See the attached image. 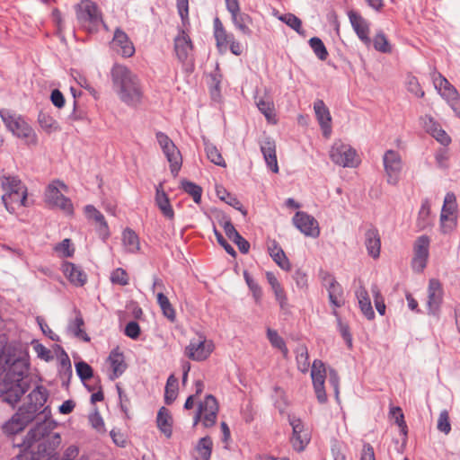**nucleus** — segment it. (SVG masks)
Wrapping results in <instances>:
<instances>
[{"instance_id":"nucleus-1","label":"nucleus","mask_w":460,"mask_h":460,"mask_svg":"<svg viewBox=\"0 0 460 460\" xmlns=\"http://www.w3.org/2000/svg\"><path fill=\"white\" fill-rule=\"evenodd\" d=\"M0 368L5 373L0 379V397L13 405L27 390L23 381L29 369L27 355L16 349H4L0 353Z\"/></svg>"},{"instance_id":"nucleus-2","label":"nucleus","mask_w":460,"mask_h":460,"mask_svg":"<svg viewBox=\"0 0 460 460\" xmlns=\"http://www.w3.org/2000/svg\"><path fill=\"white\" fill-rule=\"evenodd\" d=\"M55 423L44 420L31 429L23 442L25 451H30L33 460H40L41 456H51L61 443L58 433H52Z\"/></svg>"},{"instance_id":"nucleus-3","label":"nucleus","mask_w":460,"mask_h":460,"mask_svg":"<svg viewBox=\"0 0 460 460\" xmlns=\"http://www.w3.org/2000/svg\"><path fill=\"white\" fill-rule=\"evenodd\" d=\"M113 88L119 100L130 107H137L143 99V87L139 78L127 66L114 65L111 72Z\"/></svg>"},{"instance_id":"nucleus-4","label":"nucleus","mask_w":460,"mask_h":460,"mask_svg":"<svg viewBox=\"0 0 460 460\" xmlns=\"http://www.w3.org/2000/svg\"><path fill=\"white\" fill-rule=\"evenodd\" d=\"M48 398L47 390L42 386H37L27 396L26 402L19 408L18 411L7 421L3 429L7 434H16L22 431L38 412H45L42 410Z\"/></svg>"},{"instance_id":"nucleus-5","label":"nucleus","mask_w":460,"mask_h":460,"mask_svg":"<svg viewBox=\"0 0 460 460\" xmlns=\"http://www.w3.org/2000/svg\"><path fill=\"white\" fill-rule=\"evenodd\" d=\"M75 11L78 23L89 32L97 31L101 24L105 26L98 6L93 1L82 0Z\"/></svg>"},{"instance_id":"nucleus-6","label":"nucleus","mask_w":460,"mask_h":460,"mask_svg":"<svg viewBox=\"0 0 460 460\" xmlns=\"http://www.w3.org/2000/svg\"><path fill=\"white\" fill-rule=\"evenodd\" d=\"M62 190L66 192L67 186L57 180L49 184L45 191V201L52 206L60 208L66 214H72L74 208L71 200L65 197Z\"/></svg>"},{"instance_id":"nucleus-7","label":"nucleus","mask_w":460,"mask_h":460,"mask_svg":"<svg viewBox=\"0 0 460 460\" xmlns=\"http://www.w3.org/2000/svg\"><path fill=\"white\" fill-rule=\"evenodd\" d=\"M156 140L170 164L172 174L174 177L177 176L182 164V157L180 150L172 139L163 132L156 133Z\"/></svg>"},{"instance_id":"nucleus-8","label":"nucleus","mask_w":460,"mask_h":460,"mask_svg":"<svg viewBox=\"0 0 460 460\" xmlns=\"http://www.w3.org/2000/svg\"><path fill=\"white\" fill-rule=\"evenodd\" d=\"M332 161L342 167H356L358 165L357 153L349 145L336 141L330 151Z\"/></svg>"},{"instance_id":"nucleus-9","label":"nucleus","mask_w":460,"mask_h":460,"mask_svg":"<svg viewBox=\"0 0 460 460\" xmlns=\"http://www.w3.org/2000/svg\"><path fill=\"white\" fill-rule=\"evenodd\" d=\"M0 117L6 128L16 137L21 138H29L33 130L29 124L20 116L13 113L9 110H0Z\"/></svg>"},{"instance_id":"nucleus-10","label":"nucleus","mask_w":460,"mask_h":460,"mask_svg":"<svg viewBox=\"0 0 460 460\" xmlns=\"http://www.w3.org/2000/svg\"><path fill=\"white\" fill-rule=\"evenodd\" d=\"M384 168L387 182L396 185L400 180L402 162L400 155L394 150H387L383 156Z\"/></svg>"},{"instance_id":"nucleus-11","label":"nucleus","mask_w":460,"mask_h":460,"mask_svg":"<svg viewBox=\"0 0 460 460\" xmlns=\"http://www.w3.org/2000/svg\"><path fill=\"white\" fill-rule=\"evenodd\" d=\"M456 196L450 192L447 193L440 214V227L443 233H449L456 226Z\"/></svg>"},{"instance_id":"nucleus-12","label":"nucleus","mask_w":460,"mask_h":460,"mask_svg":"<svg viewBox=\"0 0 460 460\" xmlns=\"http://www.w3.org/2000/svg\"><path fill=\"white\" fill-rule=\"evenodd\" d=\"M214 349V344L211 341L204 337L198 340L192 339L185 349V355L195 361L207 359Z\"/></svg>"},{"instance_id":"nucleus-13","label":"nucleus","mask_w":460,"mask_h":460,"mask_svg":"<svg viewBox=\"0 0 460 460\" xmlns=\"http://www.w3.org/2000/svg\"><path fill=\"white\" fill-rule=\"evenodd\" d=\"M311 377L317 400L319 402L324 403L327 401L324 389L326 368L323 361L318 359L314 360L311 369Z\"/></svg>"},{"instance_id":"nucleus-14","label":"nucleus","mask_w":460,"mask_h":460,"mask_svg":"<svg viewBox=\"0 0 460 460\" xmlns=\"http://www.w3.org/2000/svg\"><path fill=\"white\" fill-rule=\"evenodd\" d=\"M430 240L427 235L419 236L413 245L414 256L411 261L413 270L421 272L428 261Z\"/></svg>"},{"instance_id":"nucleus-15","label":"nucleus","mask_w":460,"mask_h":460,"mask_svg":"<svg viewBox=\"0 0 460 460\" xmlns=\"http://www.w3.org/2000/svg\"><path fill=\"white\" fill-rule=\"evenodd\" d=\"M192 42L189 35L184 31H180L174 39V51L178 60L183 66H188L191 61Z\"/></svg>"},{"instance_id":"nucleus-16","label":"nucleus","mask_w":460,"mask_h":460,"mask_svg":"<svg viewBox=\"0 0 460 460\" xmlns=\"http://www.w3.org/2000/svg\"><path fill=\"white\" fill-rule=\"evenodd\" d=\"M199 413H202V424L205 428H210L217 422L218 403L213 395H207L199 404Z\"/></svg>"},{"instance_id":"nucleus-17","label":"nucleus","mask_w":460,"mask_h":460,"mask_svg":"<svg viewBox=\"0 0 460 460\" xmlns=\"http://www.w3.org/2000/svg\"><path fill=\"white\" fill-rule=\"evenodd\" d=\"M295 226L304 234L317 237L320 234L318 222L305 212H296L293 217Z\"/></svg>"},{"instance_id":"nucleus-18","label":"nucleus","mask_w":460,"mask_h":460,"mask_svg":"<svg viewBox=\"0 0 460 460\" xmlns=\"http://www.w3.org/2000/svg\"><path fill=\"white\" fill-rule=\"evenodd\" d=\"M443 301V288L441 283L431 279L428 287V310L429 314H437Z\"/></svg>"},{"instance_id":"nucleus-19","label":"nucleus","mask_w":460,"mask_h":460,"mask_svg":"<svg viewBox=\"0 0 460 460\" xmlns=\"http://www.w3.org/2000/svg\"><path fill=\"white\" fill-rule=\"evenodd\" d=\"M289 424L293 429V434L291 437L293 448L297 452H301L309 443V435L306 431L304 430V426L300 419L296 417H289Z\"/></svg>"},{"instance_id":"nucleus-20","label":"nucleus","mask_w":460,"mask_h":460,"mask_svg":"<svg viewBox=\"0 0 460 460\" xmlns=\"http://www.w3.org/2000/svg\"><path fill=\"white\" fill-rule=\"evenodd\" d=\"M111 48L124 58H129L135 53V47L125 31L116 29L111 41Z\"/></svg>"},{"instance_id":"nucleus-21","label":"nucleus","mask_w":460,"mask_h":460,"mask_svg":"<svg viewBox=\"0 0 460 460\" xmlns=\"http://www.w3.org/2000/svg\"><path fill=\"white\" fill-rule=\"evenodd\" d=\"M259 143L268 168L277 173L279 172V165L276 155V143L274 139L265 136Z\"/></svg>"},{"instance_id":"nucleus-22","label":"nucleus","mask_w":460,"mask_h":460,"mask_svg":"<svg viewBox=\"0 0 460 460\" xmlns=\"http://www.w3.org/2000/svg\"><path fill=\"white\" fill-rule=\"evenodd\" d=\"M314 110L323 135L325 137H329L332 133V116L329 109L323 100H316L314 102Z\"/></svg>"},{"instance_id":"nucleus-23","label":"nucleus","mask_w":460,"mask_h":460,"mask_svg":"<svg viewBox=\"0 0 460 460\" xmlns=\"http://www.w3.org/2000/svg\"><path fill=\"white\" fill-rule=\"evenodd\" d=\"M420 119L425 130L440 144L447 146L451 142L450 137L431 116L425 115Z\"/></svg>"},{"instance_id":"nucleus-24","label":"nucleus","mask_w":460,"mask_h":460,"mask_svg":"<svg viewBox=\"0 0 460 460\" xmlns=\"http://www.w3.org/2000/svg\"><path fill=\"white\" fill-rule=\"evenodd\" d=\"M85 217L95 222L99 236L105 241L110 236V230L104 216L93 205L84 207Z\"/></svg>"},{"instance_id":"nucleus-25","label":"nucleus","mask_w":460,"mask_h":460,"mask_svg":"<svg viewBox=\"0 0 460 460\" xmlns=\"http://www.w3.org/2000/svg\"><path fill=\"white\" fill-rule=\"evenodd\" d=\"M348 16L353 30L360 40L366 44L370 43L368 22L354 11H349Z\"/></svg>"},{"instance_id":"nucleus-26","label":"nucleus","mask_w":460,"mask_h":460,"mask_svg":"<svg viewBox=\"0 0 460 460\" xmlns=\"http://www.w3.org/2000/svg\"><path fill=\"white\" fill-rule=\"evenodd\" d=\"M107 362L111 368L110 375L111 380L119 378L126 370L127 364L124 359V355L118 349H112L107 358Z\"/></svg>"},{"instance_id":"nucleus-27","label":"nucleus","mask_w":460,"mask_h":460,"mask_svg":"<svg viewBox=\"0 0 460 460\" xmlns=\"http://www.w3.org/2000/svg\"><path fill=\"white\" fill-rule=\"evenodd\" d=\"M3 203L10 213H14L16 207H25L27 201V188L22 190H15L13 193H4Z\"/></svg>"},{"instance_id":"nucleus-28","label":"nucleus","mask_w":460,"mask_h":460,"mask_svg":"<svg viewBox=\"0 0 460 460\" xmlns=\"http://www.w3.org/2000/svg\"><path fill=\"white\" fill-rule=\"evenodd\" d=\"M365 245L368 254L373 258L379 257L381 240L376 228L370 226L365 233Z\"/></svg>"},{"instance_id":"nucleus-29","label":"nucleus","mask_w":460,"mask_h":460,"mask_svg":"<svg viewBox=\"0 0 460 460\" xmlns=\"http://www.w3.org/2000/svg\"><path fill=\"white\" fill-rule=\"evenodd\" d=\"M62 270L69 281L77 287L84 286L87 280L86 274L72 262H65Z\"/></svg>"},{"instance_id":"nucleus-30","label":"nucleus","mask_w":460,"mask_h":460,"mask_svg":"<svg viewBox=\"0 0 460 460\" xmlns=\"http://www.w3.org/2000/svg\"><path fill=\"white\" fill-rule=\"evenodd\" d=\"M155 204L166 218L173 219L174 212L167 194L163 190L162 183L155 188Z\"/></svg>"},{"instance_id":"nucleus-31","label":"nucleus","mask_w":460,"mask_h":460,"mask_svg":"<svg viewBox=\"0 0 460 460\" xmlns=\"http://www.w3.org/2000/svg\"><path fill=\"white\" fill-rule=\"evenodd\" d=\"M435 88L438 91L440 95L446 100L455 98L459 95L457 90L452 85L447 78L440 74L433 79Z\"/></svg>"},{"instance_id":"nucleus-32","label":"nucleus","mask_w":460,"mask_h":460,"mask_svg":"<svg viewBox=\"0 0 460 460\" xmlns=\"http://www.w3.org/2000/svg\"><path fill=\"white\" fill-rule=\"evenodd\" d=\"M75 318L70 320L67 325V331L72 333L75 337L80 338L84 341H89L90 338L87 333L83 330V326L84 325V322L81 313L75 309L74 310Z\"/></svg>"},{"instance_id":"nucleus-33","label":"nucleus","mask_w":460,"mask_h":460,"mask_svg":"<svg viewBox=\"0 0 460 460\" xmlns=\"http://www.w3.org/2000/svg\"><path fill=\"white\" fill-rule=\"evenodd\" d=\"M270 257L282 269L289 270L290 263L282 248L276 241H271L268 246Z\"/></svg>"},{"instance_id":"nucleus-34","label":"nucleus","mask_w":460,"mask_h":460,"mask_svg":"<svg viewBox=\"0 0 460 460\" xmlns=\"http://www.w3.org/2000/svg\"><path fill=\"white\" fill-rule=\"evenodd\" d=\"M356 296L358 300L359 308H360L362 314L368 320L374 319L375 312L373 310L371 301H370V298H369L367 289L363 287H360L356 291Z\"/></svg>"},{"instance_id":"nucleus-35","label":"nucleus","mask_w":460,"mask_h":460,"mask_svg":"<svg viewBox=\"0 0 460 460\" xmlns=\"http://www.w3.org/2000/svg\"><path fill=\"white\" fill-rule=\"evenodd\" d=\"M432 217L430 215V204L428 199L422 201L418 213L416 226L419 231H422L432 226Z\"/></svg>"},{"instance_id":"nucleus-36","label":"nucleus","mask_w":460,"mask_h":460,"mask_svg":"<svg viewBox=\"0 0 460 460\" xmlns=\"http://www.w3.org/2000/svg\"><path fill=\"white\" fill-rule=\"evenodd\" d=\"M157 427L161 430L162 433L165 435L166 438H171L172 433V419L169 412V411L162 407L158 413L156 418Z\"/></svg>"},{"instance_id":"nucleus-37","label":"nucleus","mask_w":460,"mask_h":460,"mask_svg":"<svg viewBox=\"0 0 460 460\" xmlns=\"http://www.w3.org/2000/svg\"><path fill=\"white\" fill-rule=\"evenodd\" d=\"M234 27L241 31L242 34L251 36L252 31L250 29V24L252 22V17L245 13L239 12L231 16Z\"/></svg>"},{"instance_id":"nucleus-38","label":"nucleus","mask_w":460,"mask_h":460,"mask_svg":"<svg viewBox=\"0 0 460 460\" xmlns=\"http://www.w3.org/2000/svg\"><path fill=\"white\" fill-rule=\"evenodd\" d=\"M122 242L125 250L128 252L135 253L139 251V239L137 234L130 228H127L122 233Z\"/></svg>"},{"instance_id":"nucleus-39","label":"nucleus","mask_w":460,"mask_h":460,"mask_svg":"<svg viewBox=\"0 0 460 460\" xmlns=\"http://www.w3.org/2000/svg\"><path fill=\"white\" fill-rule=\"evenodd\" d=\"M1 186L4 193H13V191L22 190L26 187L17 176L3 175L0 178Z\"/></svg>"},{"instance_id":"nucleus-40","label":"nucleus","mask_w":460,"mask_h":460,"mask_svg":"<svg viewBox=\"0 0 460 460\" xmlns=\"http://www.w3.org/2000/svg\"><path fill=\"white\" fill-rule=\"evenodd\" d=\"M213 442L210 437L201 438L195 447L199 460H210Z\"/></svg>"},{"instance_id":"nucleus-41","label":"nucleus","mask_w":460,"mask_h":460,"mask_svg":"<svg viewBox=\"0 0 460 460\" xmlns=\"http://www.w3.org/2000/svg\"><path fill=\"white\" fill-rule=\"evenodd\" d=\"M156 297L157 304L159 305L164 317H166L170 322L173 323L176 319V314L168 297L164 295L163 292L157 293Z\"/></svg>"},{"instance_id":"nucleus-42","label":"nucleus","mask_w":460,"mask_h":460,"mask_svg":"<svg viewBox=\"0 0 460 460\" xmlns=\"http://www.w3.org/2000/svg\"><path fill=\"white\" fill-rule=\"evenodd\" d=\"M204 145L208 159L217 166L226 167V164L217 147L208 141H205Z\"/></svg>"},{"instance_id":"nucleus-43","label":"nucleus","mask_w":460,"mask_h":460,"mask_svg":"<svg viewBox=\"0 0 460 460\" xmlns=\"http://www.w3.org/2000/svg\"><path fill=\"white\" fill-rule=\"evenodd\" d=\"M178 394V379L171 375L166 382L164 391V401L166 404H171L174 402Z\"/></svg>"},{"instance_id":"nucleus-44","label":"nucleus","mask_w":460,"mask_h":460,"mask_svg":"<svg viewBox=\"0 0 460 460\" xmlns=\"http://www.w3.org/2000/svg\"><path fill=\"white\" fill-rule=\"evenodd\" d=\"M256 105L259 111L265 116L268 122L276 123L274 104L270 99H260L256 101Z\"/></svg>"},{"instance_id":"nucleus-45","label":"nucleus","mask_w":460,"mask_h":460,"mask_svg":"<svg viewBox=\"0 0 460 460\" xmlns=\"http://www.w3.org/2000/svg\"><path fill=\"white\" fill-rule=\"evenodd\" d=\"M328 291L329 301L335 308L341 307L345 304L343 288L340 284H332Z\"/></svg>"},{"instance_id":"nucleus-46","label":"nucleus","mask_w":460,"mask_h":460,"mask_svg":"<svg viewBox=\"0 0 460 460\" xmlns=\"http://www.w3.org/2000/svg\"><path fill=\"white\" fill-rule=\"evenodd\" d=\"M296 358L298 369L305 373L307 372L310 363L308 357V350L305 345H299L296 349Z\"/></svg>"},{"instance_id":"nucleus-47","label":"nucleus","mask_w":460,"mask_h":460,"mask_svg":"<svg viewBox=\"0 0 460 460\" xmlns=\"http://www.w3.org/2000/svg\"><path fill=\"white\" fill-rule=\"evenodd\" d=\"M38 121L42 129L48 133L55 132L59 129L57 120L48 113L40 112Z\"/></svg>"},{"instance_id":"nucleus-48","label":"nucleus","mask_w":460,"mask_h":460,"mask_svg":"<svg viewBox=\"0 0 460 460\" xmlns=\"http://www.w3.org/2000/svg\"><path fill=\"white\" fill-rule=\"evenodd\" d=\"M274 15L281 22L286 23L288 26L300 33L302 27L301 20L293 13L279 14L277 11L274 12Z\"/></svg>"},{"instance_id":"nucleus-49","label":"nucleus","mask_w":460,"mask_h":460,"mask_svg":"<svg viewBox=\"0 0 460 460\" xmlns=\"http://www.w3.org/2000/svg\"><path fill=\"white\" fill-rule=\"evenodd\" d=\"M182 190L192 197L194 202L199 204L201 200L202 189L194 182L189 181H181Z\"/></svg>"},{"instance_id":"nucleus-50","label":"nucleus","mask_w":460,"mask_h":460,"mask_svg":"<svg viewBox=\"0 0 460 460\" xmlns=\"http://www.w3.org/2000/svg\"><path fill=\"white\" fill-rule=\"evenodd\" d=\"M267 337H268L270 344L274 348L279 349L283 353V355L285 357L288 355V350L286 346V343H285L284 340L279 335L277 331L271 330L269 328L267 330Z\"/></svg>"},{"instance_id":"nucleus-51","label":"nucleus","mask_w":460,"mask_h":460,"mask_svg":"<svg viewBox=\"0 0 460 460\" xmlns=\"http://www.w3.org/2000/svg\"><path fill=\"white\" fill-rule=\"evenodd\" d=\"M309 45L315 56L320 60H325L328 57V51L321 39L313 37L309 40Z\"/></svg>"},{"instance_id":"nucleus-52","label":"nucleus","mask_w":460,"mask_h":460,"mask_svg":"<svg viewBox=\"0 0 460 460\" xmlns=\"http://www.w3.org/2000/svg\"><path fill=\"white\" fill-rule=\"evenodd\" d=\"M214 36L217 41V46L220 51H226L228 47V43L234 38V35L232 33H228L226 30L214 31Z\"/></svg>"},{"instance_id":"nucleus-53","label":"nucleus","mask_w":460,"mask_h":460,"mask_svg":"<svg viewBox=\"0 0 460 460\" xmlns=\"http://www.w3.org/2000/svg\"><path fill=\"white\" fill-rule=\"evenodd\" d=\"M59 351L58 359H59V373L62 375H72V367L71 361L68 355L65 352V350L61 347H58Z\"/></svg>"},{"instance_id":"nucleus-54","label":"nucleus","mask_w":460,"mask_h":460,"mask_svg":"<svg viewBox=\"0 0 460 460\" xmlns=\"http://www.w3.org/2000/svg\"><path fill=\"white\" fill-rule=\"evenodd\" d=\"M75 370L83 382L89 380L93 376V368L89 364L84 361H80L75 364Z\"/></svg>"},{"instance_id":"nucleus-55","label":"nucleus","mask_w":460,"mask_h":460,"mask_svg":"<svg viewBox=\"0 0 460 460\" xmlns=\"http://www.w3.org/2000/svg\"><path fill=\"white\" fill-rule=\"evenodd\" d=\"M406 86L407 90L416 95L417 97H423L424 92L421 90L420 83L412 75H408L406 77Z\"/></svg>"},{"instance_id":"nucleus-56","label":"nucleus","mask_w":460,"mask_h":460,"mask_svg":"<svg viewBox=\"0 0 460 460\" xmlns=\"http://www.w3.org/2000/svg\"><path fill=\"white\" fill-rule=\"evenodd\" d=\"M243 278L250 290L252 292L253 297L258 302L262 296L261 287L246 270L243 272Z\"/></svg>"},{"instance_id":"nucleus-57","label":"nucleus","mask_w":460,"mask_h":460,"mask_svg":"<svg viewBox=\"0 0 460 460\" xmlns=\"http://www.w3.org/2000/svg\"><path fill=\"white\" fill-rule=\"evenodd\" d=\"M371 292L374 296L375 305L377 312L381 315H384L385 313V305L378 287L376 285H373L371 288Z\"/></svg>"},{"instance_id":"nucleus-58","label":"nucleus","mask_w":460,"mask_h":460,"mask_svg":"<svg viewBox=\"0 0 460 460\" xmlns=\"http://www.w3.org/2000/svg\"><path fill=\"white\" fill-rule=\"evenodd\" d=\"M374 48L382 53H389L391 51L390 45L384 33L376 35L374 39Z\"/></svg>"},{"instance_id":"nucleus-59","label":"nucleus","mask_w":460,"mask_h":460,"mask_svg":"<svg viewBox=\"0 0 460 460\" xmlns=\"http://www.w3.org/2000/svg\"><path fill=\"white\" fill-rule=\"evenodd\" d=\"M274 292L275 298L279 303L281 309L286 310L288 308V297L282 286L279 284L271 288Z\"/></svg>"},{"instance_id":"nucleus-60","label":"nucleus","mask_w":460,"mask_h":460,"mask_svg":"<svg viewBox=\"0 0 460 460\" xmlns=\"http://www.w3.org/2000/svg\"><path fill=\"white\" fill-rule=\"evenodd\" d=\"M111 280L113 284H119L121 286H126L128 284V274L121 268H118L112 271L111 276Z\"/></svg>"},{"instance_id":"nucleus-61","label":"nucleus","mask_w":460,"mask_h":460,"mask_svg":"<svg viewBox=\"0 0 460 460\" xmlns=\"http://www.w3.org/2000/svg\"><path fill=\"white\" fill-rule=\"evenodd\" d=\"M55 251L63 257H71L74 253V249L71 247V241L64 239L61 243L55 246Z\"/></svg>"},{"instance_id":"nucleus-62","label":"nucleus","mask_w":460,"mask_h":460,"mask_svg":"<svg viewBox=\"0 0 460 460\" xmlns=\"http://www.w3.org/2000/svg\"><path fill=\"white\" fill-rule=\"evenodd\" d=\"M33 349L36 352L38 358L43 359L46 362H49L53 359V355L50 349L46 348L44 345L37 342L33 345Z\"/></svg>"},{"instance_id":"nucleus-63","label":"nucleus","mask_w":460,"mask_h":460,"mask_svg":"<svg viewBox=\"0 0 460 460\" xmlns=\"http://www.w3.org/2000/svg\"><path fill=\"white\" fill-rule=\"evenodd\" d=\"M438 429L445 434H448L451 430L449 417L447 411H442L438 420Z\"/></svg>"},{"instance_id":"nucleus-64","label":"nucleus","mask_w":460,"mask_h":460,"mask_svg":"<svg viewBox=\"0 0 460 460\" xmlns=\"http://www.w3.org/2000/svg\"><path fill=\"white\" fill-rule=\"evenodd\" d=\"M220 75L217 73L212 74L210 75V81H209V88H210V93L212 95L213 99H217L219 97L220 93Z\"/></svg>"}]
</instances>
